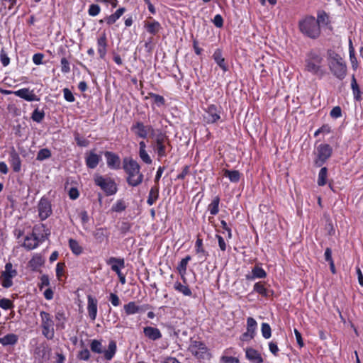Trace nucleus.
Returning <instances> with one entry per match:
<instances>
[{"mask_svg": "<svg viewBox=\"0 0 363 363\" xmlns=\"http://www.w3.org/2000/svg\"><path fill=\"white\" fill-rule=\"evenodd\" d=\"M104 156L106 158L107 166L111 169L121 168V159L118 155L113 152L106 151Z\"/></svg>", "mask_w": 363, "mask_h": 363, "instance_id": "obj_12", "label": "nucleus"}, {"mask_svg": "<svg viewBox=\"0 0 363 363\" xmlns=\"http://www.w3.org/2000/svg\"><path fill=\"white\" fill-rule=\"evenodd\" d=\"M118 18H117V16H115L114 13L108 16H106V18H104V19H101L99 21V23H101L103 22H106L108 25H112L114 23H116V21L118 20Z\"/></svg>", "mask_w": 363, "mask_h": 363, "instance_id": "obj_60", "label": "nucleus"}, {"mask_svg": "<svg viewBox=\"0 0 363 363\" xmlns=\"http://www.w3.org/2000/svg\"><path fill=\"white\" fill-rule=\"evenodd\" d=\"M69 246L72 252L77 255H80L82 252V248L79 245L78 242L74 239L69 240Z\"/></svg>", "mask_w": 363, "mask_h": 363, "instance_id": "obj_41", "label": "nucleus"}, {"mask_svg": "<svg viewBox=\"0 0 363 363\" xmlns=\"http://www.w3.org/2000/svg\"><path fill=\"white\" fill-rule=\"evenodd\" d=\"M126 208V206L123 201L118 200L116 203L113 206L112 211L115 212H121Z\"/></svg>", "mask_w": 363, "mask_h": 363, "instance_id": "obj_55", "label": "nucleus"}, {"mask_svg": "<svg viewBox=\"0 0 363 363\" xmlns=\"http://www.w3.org/2000/svg\"><path fill=\"white\" fill-rule=\"evenodd\" d=\"M327 176H328L327 167H322L318 174V182H317L318 186H323L326 184Z\"/></svg>", "mask_w": 363, "mask_h": 363, "instance_id": "obj_38", "label": "nucleus"}, {"mask_svg": "<svg viewBox=\"0 0 363 363\" xmlns=\"http://www.w3.org/2000/svg\"><path fill=\"white\" fill-rule=\"evenodd\" d=\"M266 276H267V273L262 267H260L259 266H255L252 269V274L246 275V279L247 280H252V279H254L256 278H259V279L265 278Z\"/></svg>", "mask_w": 363, "mask_h": 363, "instance_id": "obj_25", "label": "nucleus"}, {"mask_svg": "<svg viewBox=\"0 0 363 363\" xmlns=\"http://www.w3.org/2000/svg\"><path fill=\"white\" fill-rule=\"evenodd\" d=\"M38 237L35 233H32L30 235H27L25 238L23 247L28 250H31L36 248L38 246Z\"/></svg>", "mask_w": 363, "mask_h": 363, "instance_id": "obj_20", "label": "nucleus"}, {"mask_svg": "<svg viewBox=\"0 0 363 363\" xmlns=\"http://www.w3.org/2000/svg\"><path fill=\"white\" fill-rule=\"evenodd\" d=\"M123 169L128 174L126 182L130 186H138L143 181V174L140 172V164L130 157L123 160Z\"/></svg>", "mask_w": 363, "mask_h": 363, "instance_id": "obj_2", "label": "nucleus"}, {"mask_svg": "<svg viewBox=\"0 0 363 363\" xmlns=\"http://www.w3.org/2000/svg\"><path fill=\"white\" fill-rule=\"evenodd\" d=\"M167 136L164 133H159L157 135L155 138V150L160 157H163L167 155L165 141L167 140Z\"/></svg>", "mask_w": 363, "mask_h": 363, "instance_id": "obj_11", "label": "nucleus"}, {"mask_svg": "<svg viewBox=\"0 0 363 363\" xmlns=\"http://www.w3.org/2000/svg\"><path fill=\"white\" fill-rule=\"evenodd\" d=\"M116 264L119 267H125V261L123 258L111 257L108 261V264Z\"/></svg>", "mask_w": 363, "mask_h": 363, "instance_id": "obj_51", "label": "nucleus"}, {"mask_svg": "<svg viewBox=\"0 0 363 363\" xmlns=\"http://www.w3.org/2000/svg\"><path fill=\"white\" fill-rule=\"evenodd\" d=\"M16 96L23 99L27 101H38L40 99L33 93V91H30L28 88H23L18 89L16 91H13Z\"/></svg>", "mask_w": 363, "mask_h": 363, "instance_id": "obj_15", "label": "nucleus"}, {"mask_svg": "<svg viewBox=\"0 0 363 363\" xmlns=\"http://www.w3.org/2000/svg\"><path fill=\"white\" fill-rule=\"evenodd\" d=\"M195 250L197 254H199V257L201 259H203L202 261H204L207 256H208V252H206L203 247V240L202 239L197 238L195 244Z\"/></svg>", "mask_w": 363, "mask_h": 363, "instance_id": "obj_27", "label": "nucleus"}, {"mask_svg": "<svg viewBox=\"0 0 363 363\" xmlns=\"http://www.w3.org/2000/svg\"><path fill=\"white\" fill-rule=\"evenodd\" d=\"M77 358L82 360L87 361L90 358V352L87 348H84L82 351L79 352Z\"/></svg>", "mask_w": 363, "mask_h": 363, "instance_id": "obj_57", "label": "nucleus"}, {"mask_svg": "<svg viewBox=\"0 0 363 363\" xmlns=\"http://www.w3.org/2000/svg\"><path fill=\"white\" fill-rule=\"evenodd\" d=\"M0 60L4 67H6L10 63V58L8 57L4 48L1 49L0 52Z\"/></svg>", "mask_w": 363, "mask_h": 363, "instance_id": "obj_58", "label": "nucleus"}, {"mask_svg": "<svg viewBox=\"0 0 363 363\" xmlns=\"http://www.w3.org/2000/svg\"><path fill=\"white\" fill-rule=\"evenodd\" d=\"M106 230L105 228H97L95 231H94L93 235L98 242H102L106 237Z\"/></svg>", "mask_w": 363, "mask_h": 363, "instance_id": "obj_45", "label": "nucleus"}, {"mask_svg": "<svg viewBox=\"0 0 363 363\" xmlns=\"http://www.w3.org/2000/svg\"><path fill=\"white\" fill-rule=\"evenodd\" d=\"M51 157V152L48 148H43L39 150L37 154L36 160L38 161H43L48 159Z\"/></svg>", "mask_w": 363, "mask_h": 363, "instance_id": "obj_46", "label": "nucleus"}, {"mask_svg": "<svg viewBox=\"0 0 363 363\" xmlns=\"http://www.w3.org/2000/svg\"><path fill=\"white\" fill-rule=\"evenodd\" d=\"M150 18V21H145L144 22V28L148 33L155 35L160 31V30H162V28L158 21L152 19V18Z\"/></svg>", "mask_w": 363, "mask_h": 363, "instance_id": "obj_16", "label": "nucleus"}, {"mask_svg": "<svg viewBox=\"0 0 363 363\" xmlns=\"http://www.w3.org/2000/svg\"><path fill=\"white\" fill-rule=\"evenodd\" d=\"M18 336L13 333L7 334L4 337L0 338V343L4 346L13 345L18 342Z\"/></svg>", "mask_w": 363, "mask_h": 363, "instance_id": "obj_29", "label": "nucleus"}, {"mask_svg": "<svg viewBox=\"0 0 363 363\" xmlns=\"http://www.w3.org/2000/svg\"><path fill=\"white\" fill-rule=\"evenodd\" d=\"M86 165L89 169H95L101 160V156L96 154L94 151L86 152Z\"/></svg>", "mask_w": 363, "mask_h": 363, "instance_id": "obj_17", "label": "nucleus"}, {"mask_svg": "<svg viewBox=\"0 0 363 363\" xmlns=\"http://www.w3.org/2000/svg\"><path fill=\"white\" fill-rule=\"evenodd\" d=\"M159 197V186L155 185L151 188L149 192V196L147 200V203L149 206H152L157 200Z\"/></svg>", "mask_w": 363, "mask_h": 363, "instance_id": "obj_28", "label": "nucleus"}, {"mask_svg": "<svg viewBox=\"0 0 363 363\" xmlns=\"http://www.w3.org/2000/svg\"><path fill=\"white\" fill-rule=\"evenodd\" d=\"M139 156L140 159L146 164H150L152 162L146 150L139 151Z\"/></svg>", "mask_w": 363, "mask_h": 363, "instance_id": "obj_61", "label": "nucleus"}, {"mask_svg": "<svg viewBox=\"0 0 363 363\" xmlns=\"http://www.w3.org/2000/svg\"><path fill=\"white\" fill-rule=\"evenodd\" d=\"M254 291L264 297L269 296L272 291L267 290L262 282H257L254 285Z\"/></svg>", "mask_w": 363, "mask_h": 363, "instance_id": "obj_36", "label": "nucleus"}, {"mask_svg": "<svg viewBox=\"0 0 363 363\" xmlns=\"http://www.w3.org/2000/svg\"><path fill=\"white\" fill-rule=\"evenodd\" d=\"M61 63V71L62 73H68L70 72L69 62L65 57H62L60 61Z\"/></svg>", "mask_w": 363, "mask_h": 363, "instance_id": "obj_56", "label": "nucleus"}, {"mask_svg": "<svg viewBox=\"0 0 363 363\" xmlns=\"http://www.w3.org/2000/svg\"><path fill=\"white\" fill-rule=\"evenodd\" d=\"M143 333L146 337L150 340L155 341L162 337L160 330L152 326H146L143 328Z\"/></svg>", "mask_w": 363, "mask_h": 363, "instance_id": "obj_18", "label": "nucleus"}, {"mask_svg": "<svg viewBox=\"0 0 363 363\" xmlns=\"http://www.w3.org/2000/svg\"><path fill=\"white\" fill-rule=\"evenodd\" d=\"M207 116H205L206 122L208 123H214L217 122L220 118V109L214 104L210 105L206 109Z\"/></svg>", "mask_w": 363, "mask_h": 363, "instance_id": "obj_13", "label": "nucleus"}, {"mask_svg": "<svg viewBox=\"0 0 363 363\" xmlns=\"http://www.w3.org/2000/svg\"><path fill=\"white\" fill-rule=\"evenodd\" d=\"M74 140L77 144L78 146L79 147H86L89 145V140H87L86 139H84V138H82L80 136H79V134L76 133L74 134Z\"/></svg>", "mask_w": 363, "mask_h": 363, "instance_id": "obj_53", "label": "nucleus"}, {"mask_svg": "<svg viewBox=\"0 0 363 363\" xmlns=\"http://www.w3.org/2000/svg\"><path fill=\"white\" fill-rule=\"evenodd\" d=\"M43 328V335L48 339H52L54 337V328L52 326H41Z\"/></svg>", "mask_w": 363, "mask_h": 363, "instance_id": "obj_49", "label": "nucleus"}, {"mask_svg": "<svg viewBox=\"0 0 363 363\" xmlns=\"http://www.w3.org/2000/svg\"><path fill=\"white\" fill-rule=\"evenodd\" d=\"M300 32L311 39H317L321 33V30L314 16H307L298 21Z\"/></svg>", "mask_w": 363, "mask_h": 363, "instance_id": "obj_4", "label": "nucleus"}, {"mask_svg": "<svg viewBox=\"0 0 363 363\" xmlns=\"http://www.w3.org/2000/svg\"><path fill=\"white\" fill-rule=\"evenodd\" d=\"M220 361L224 363H240L238 358L230 356H222Z\"/></svg>", "mask_w": 363, "mask_h": 363, "instance_id": "obj_62", "label": "nucleus"}, {"mask_svg": "<svg viewBox=\"0 0 363 363\" xmlns=\"http://www.w3.org/2000/svg\"><path fill=\"white\" fill-rule=\"evenodd\" d=\"M245 356L246 358L252 363H262L264 361L260 353L252 347L246 349Z\"/></svg>", "mask_w": 363, "mask_h": 363, "instance_id": "obj_19", "label": "nucleus"}, {"mask_svg": "<svg viewBox=\"0 0 363 363\" xmlns=\"http://www.w3.org/2000/svg\"><path fill=\"white\" fill-rule=\"evenodd\" d=\"M88 306L87 311L89 318L94 320L97 314V300L91 296H88Z\"/></svg>", "mask_w": 363, "mask_h": 363, "instance_id": "obj_21", "label": "nucleus"}, {"mask_svg": "<svg viewBox=\"0 0 363 363\" xmlns=\"http://www.w3.org/2000/svg\"><path fill=\"white\" fill-rule=\"evenodd\" d=\"M101 9L98 4H92L89 6L88 13L91 16H96L100 13Z\"/></svg>", "mask_w": 363, "mask_h": 363, "instance_id": "obj_52", "label": "nucleus"}, {"mask_svg": "<svg viewBox=\"0 0 363 363\" xmlns=\"http://www.w3.org/2000/svg\"><path fill=\"white\" fill-rule=\"evenodd\" d=\"M257 322L256 320L252 318L249 317L247 319V332L251 333L252 335H255V331L257 328Z\"/></svg>", "mask_w": 363, "mask_h": 363, "instance_id": "obj_42", "label": "nucleus"}, {"mask_svg": "<svg viewBox=\"0 0 363 363\" xmlns=\"http://www.w3.org/2000/svg\"><path fill=\"white\" fill-rule=\"evenodd\" d=\"M349 54L350 60L352 64V67L354 70H356L358 67V62L357 57H355L354 48L353 47L351 39H350L349 40Z\"/></svg>", "mask_w": 363, "mask_h": 363, "instance_id": "obj_33", "label": "nucleus"}, {"mask_svg": "<svg viewBox=\"0 0 363 363\" xmlns=\"http://www.w3.org/2000/svg\"><path fill=\"white\" fill-rule=\"evenodd\" d=\"M219 202H220V199L218 196H216L214 198V199L212 201V202L208 206V210L210 211V213L211 215H216L218 213Z\"/></svg>", "mask_w": 363, "mask_h": 363, "instance_id": "obj_44", "label": "nucleus"}, {"mask_svg": "<svg viewBox=\"0 0 363 363\" xmlns=\"http://www.w3.org/2000/svg\"><path fill=\"white\" fill-rule=\"evenodd\" d=\"M174 289L184 296H190L192 294L191 289L187 285H183L178 281L174 284Z\"/></svg>", "mask_w": 363, "mask_h": 363, "instance_id": "obj_39", "label": "nucleus"}, {"mask_svg": "<svg viewBox=\"0 0 363 363\" xmlns=\"http://www.w3.org/2000/svg\"><path fill=\"white\" fill-rule=\"evenodd\" d=\"M342 116V110L340 106H335L330 111L332 118H337Z\"/></svg>", "mask_w": 363, "mask_h": 363, "instance_id": "obj_64", "label": "nucleus"}, {"mask_svg": "<svg viewBox=\"0 0 363 363\" xmlns=\"http://www.w3.org/2000/svg\"><path fill=\"white\" fill-rule=\"evenodd\" d=\"M328 66L331 73L338 79L345 78L347 72L346 62L341 55L334 50L327 51Z\"/></svg>", "mask_w": 363, "mask_h": 363, "instance_id": "obj_1", "label": "nucleus"}, {"mask_svg": "<svg viewBox=\"0 0 363 363\" xmlns=\"http://www.w3.org/2000/svg\"><path fill=\"white\" fill-rule=\"evenodd\" d=\"M191 259L190 255L186 256L184 258H183L179 264H178L177 269L179 272V273L183 277L186 272V267L189 261H190Z\"/></svg>", "mask_w": 363, "mask_h": 363, "instance_id": "obj_37", "label": "nucleus"}, {"mask_svg": "<svg viewBox=\"0 0 363 363\" xmlns=\"http://www.w3.org/2000/svg\"><path fill=\"white\" fill-rule=\"evenodd\" d=\"M213 23L217 28H221L223 26V18L220 14H217L214 16Z\"/></svg>", "mask_w": 363, "mask_h": 363, "instance_id": "obj_63", "label": "nucleus"}, {"mask_svg": "<svg viewBox=\"0 0 363 363\" xmlns=\"http://www.w3.org/2000/svg\"><path fill=\"white\" fill-rule=\"evenodd\" d=\"M40 316L41 318V326H54V321L50 313L45 311H41Z\"/></svg>", "mask_w": 363, "mask_h": 363, "instance_id": "obj_34", "label": "nucleus"}, {"mask_svg": "<svg viewBox=\"0 0 363 363\" xmlns=\"http://www.w3.org/2000/svg\"><path fill=\"white\" fill-rule=\"evenodd\" d=\"M262 335L264 338L269 339L272 336V329L267 323H263L261 328Z\"/></svg>", "mask_w": 363, "mask_h": 363, "instance_id": "obj_47", "label": "nucleus"}, {"mask_svg": "<svg viewBox=\"0 0 363 363\" xmlns=\"http://www.w3.org/2000/svg\"><path fill=\"white\" fill-rule=\"evenodd\" d=\"M0 307L4 310H9L13 308V302L6 298L0 299Z\"/></svg>", "mask_w": 363, "mask_h": 363, "instance_id": "obj_50", "label": "nucleus"}, {"mask_svg": "<svg viewBox=\"0 0 363 363\" xmlns=\"http://www.w3.org/2000/svg\"><path fill=\"white\" fill-rule=\"evenodd\" d=\"M43 259L41 256L35 255L29 261L28 264L33 271H36L38 267L43 264Z\"/></svg>", "mask_w": 363, "mask_h": 363, "instance_id": "obj_35", "label": "nucleus"}, {"mask_svg": "<svg viewBox=\"0 0 363 363\" xmlns=\"http://www.w3.org/2000/svg\"><path fill=\"white\" fill-rule=\"evenodd\" d=\"M224 176L228 177L231 182L237 183L240 181V173L238 170L223 169Z\"/></svg>", "mask_w": 363, "mask_h": 363, "instance_id": "obj_30", "label": "nucleus"}, {"mask_svg": "<svg viewBox=\"0 0 363 363\" xmlns=\"http://www.w3.org/2000/svg\"><path fill=\"white\" fill-rule=\"evenodd\" d=\"M315 20L320 27V26H328L330 23L329 16L325 11H319Z\"/></svg>", "mask_w": 363, "mask_h": 363, "instance_id": "obj_32", "label": "nucleus"}, {"mask_svg": "<svg viewBox=\"0 0 363 363\" xmlns=\"http://www.w3.org/2000/svg\"><path fill=\"white\" fill-rule=\"evenodd\" d=\"M91 350L97 354L103 353V346L101 342L97 340H92L90 344Z\"/></svg>", "mask_w": 363, "mask_h": 363, "instance_id": "obj_43", "label": "nucleus"}, {"mask_svg": "<svg viewBox=\"0 0 363 363\" xmlns=\"http://www.w3.org/2000/svg\"><path fill=\"white\" fill-rule=\"evenodd\" d=\"M323 57L313 50L306 54L305 58V69L318 78L323 77L326 74V69L323 65Z\"/></svg>", "mask_w": 363, "mask_h": 363, "instance_id": "obj_3", "label": "nucleus"}, {"mask_svg": "<svg viewBox=\"0 0 363 363\" xmlns=\"http://www.w3.org/2000/svg\"><path fill=\"white\" fill-rule=\"evenodd\" d=\"M31 119L36 123H41L45 118V112L43 110H39L36 108L31 114Z\"/></svg>", "mask_w": 363, "mask_h": 363, "instance_id": "obj_40", "label": "nucleus"}, {"mask_svg": "<svg viewBox=\"0 0 363 363\" xmlns=\"http://www.w3.org/2000/svg\"><path fill=\"white\" fill-rule=\"evenodd\" d=\"M17 275V271L13 269V264L7 262L5 265V270L1 272L0 279L4 288L8 289L13 285L12 279Z\"/></svg>", "mask_w": 363, "mask_h": 363, "instance_id": "obj_8", "label": "nucleus"}, {"mask_svg": "<svg viewBox=\"0 0 363 363\" xmlns=\"http://www.w3.org/2000/svg\"><path fill=\"white\" fill-rule=\"evenodd\" d=\"M94 182L107 196L113 195L117 191L116 184L115 182L111 179H105L102 176H96Z\"/></svg>", "mask_w": 363, "mask_h": 363, "instance_id": "obj_7", "label": "nucleus"}, {"mask_svg": "<svg viewBox=\"0 0 363 363\" xmlns=\"http://www.w3.org/2000/svg\"><path fill=\"white\" fill-rule=\"evenodd\" d=\"M64 98L68 102H74L75 98L72 91L68 88L63 89Z\"/></svg>", "mask_w": 363, "mask_h": 363, "instance_id": "obj_59", "label": "nucleus"}, {"mask_svg": "<svg viewBox=\"0 0 363 363\" xmlns=\"http://www.w3.org/2000/svg\"><path fill=\"white\" fill-rule=\"evenodd\" d=\"M55 319L59 321L57 325H60L62 328H65V321L66 320V317L63 310H58L55 313Z\"/></svg>", "mask_w": 363, "mask_h": 363, "instance_id": "obj_48", "label": "nucleus"}, {"mask_svg": "<svg viewBox=\"0 0 363 363\" xmlns=\"http://www.w3.org/2000/svg\"><path fill=\"white\" fill-rule=\"evenodd\" d=\"M213 60L217 63V65L224 71L226 72L228 70V65L225 63V59L222 56V51L220 49L216 50L213 55Z\"/></svg>", "mask_w": 363, "mask_h": 363, "instance_id": "obj_24", "label": "nucleus"}, {"mask_svg": "<svg viewBox=\"0 0 363 363\" xmlns=\"http://www.w3.org/2000/svg\"><path fill=\"white\" fill-rule=\"evenodd\" d=\"M38 212L40 218L43 220L48 218L52 213L51 203L49 200L43 197L38 203Z\"/></svg>", "mask_w": 363, "mask_h": 363, "instance_id": "obj_9", "label": "nucleus"}, {"mask_svg": "<svg viewBox=\"0 0 363 363\" xmlns=\"http://www.w3.org/2000/svg\"><path fill=\"white\" fill-rule=\"evenodd\" d=\"M351 88L353 92L354 98L356 101L361 100V91L359 87L358 84L357 83L356 78L353 74L351 79Z\"/></svg>", "mask_w": 363, "mask_h": 363, "instance_id": "obj_31", "label": "nucleus"}, {"mask_svg": "<svg viewBox=\"0 0 363 363\" xmlns=\"http://www.w3.org/2000/svg\"><path fill=\"white\" fill-rule=\"evenodd\" d=\"M151 306L148 304L138 306L135 301H130L123 306L126 315H133L138 313H143Z\"/></svg>", "mask_w": 363, "mask_h": 363, "instance_id": "obj_10", "label": "nucleus"}, {"mask_svg": "<svg viewBox=\"0 0 363 363\" xmlns=\"http://www.w3.org/2000/svg\"><path fill=\"white\" fill-rule=\"evenodd\" d=\"M116 342L114 340H111L108 344V350L103 351L104 358L108 361L112 359L116 352Z\"/></svg>", "mask_w": 363, "mask_h": 363, "instance_id": "obj_26", "label": "nucleus"}, {"mask_svg": "<svg viewBox=\"0 0 363 363\" xmlns=\"http://www.w3.org/2000/svg\"><path fill=\"white\" fill-rule=\"evenodd\" d=\"M333 153V149L328 144H320L317 147L316 159L315 165L322 167L325 162L330 157Z\"/></svg>", "mask_w": 363, "mask_h": 363, "instance_id": "obj_6", "label": "nucleus"}, {"mask_svg": "<svg viewBox=\"0 0 363 363\" xmlns=\"http://www.w3.org/2000/svg\"><path fill=\"white\" fill-rule=\"evenodd\" d=\"M98 52L100 58L104 59L106 54L107 39L106 33H103L97 40Z\"/></svg>", "mask_w": 363, "mask_h": 363, "instance_id": "obj_23", "label": "nucleus"}, {"mask_svg": "<svg viewBox=\"0 0 363 363\" xmlns=\"http://www.w3.org/2000/svg\"><path fill=\"white\" fill-rule=\"evenodd\" d=\"M151 128V126H145L143 123L137 121L132 125L130 130L139 138L145 139L147 136L148 130Z\"/></svg>", "mask_w": 363, "mask_h": 363, "instance_id": "obj_14", "label": "nucleus"}, {"mask_svg": "<svg viewBox=\"0 0 363 363\" xmlns=\"http://www.w3.org/2000/svg\"><path fill=\"white\" fill-rule=\"evenodd\" d=\"M10 163L14 172H19L21 171V160L14 149L10 152Z\"/></svg>", "mask_w": 363, "mask_h": 363, "instance_id": "obj_22", "label": "nucleus"}, {"mask_svg": "<svg viewBox=\"0 0 363 363\" xmlns=\"http://www.w3.org/2000/svg\"><path fill=\"white\" fill-rule=\"evenodd\" d=\"M188 350L199 360L210 359L211 357L208 347L201 341H191Z\"/></svg>", "mask_w": 363, "mask_h": 363, "instance_id": "obj_5", "label": "nucleus"}, {"mask_svg": "<svg viewBox=\"0 0 363 363\" xmlns=\"http://www.w3.org/2000/svg\"><path fill=\"white\" fill-rule=\"evenodd\" d=\"M150 97H152L154 99V102L158 106H162L165 103V100L162 96L154 94V93H150Z\"/></svg>", "mask_w": 363, "mask_h": 363, "instance_id": "obj_54", "label": "nucleus"}]
</instances>
